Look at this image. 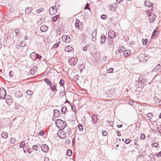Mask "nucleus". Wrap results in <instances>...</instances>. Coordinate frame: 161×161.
Segmentation results:
<instances>
[{
    "label": "nucleus",
    "instance_id": "nucleus-8",
    "mask_svg": "<svg viewBox=\"0 0 161 161\" xmlns=\"http://www.w3.org/2000/svg\"><path fill=\"white\" fill-rule=\"evenodd\" d=\"M150 56H145L144 55H142V56L140 58V61L143 62H146L150 58Z\"/></svg>",
    "mask_w": 161,
    "mask_h": 161
},
{
    "label": "nucleus",
    "instance_id": "nucleus-15",
    "mask_svg": "<svg viewBox=\"0 0 161 161\" xmlns=\"http://www.w3.org/2000/svg\"><path fill=\"white\" fill-rule=\"evenodd\" d=\"M131 53V52L129 50H126L125 51H123V55L125 57H127L129 56Z\"/></svg>",
    "mask_w": 161,
    "mask_h": 161
},
{
    "label": "nucleus",
    "instance_id": "nucleus-48",
    "mask_svg": "<svg viewBox=\"0 0 161 161\" xmlns=\"http://www.w3.org/2000/svg\"><path fill=\"white\" fill-rule=\"evenodd\" d=\"M113 71H114V69L112 68H109V69H108L107 70V72L109 73H113Z\"/></svg>",
    "mask_w": 161,
    "mask_h": 161
},
{
    "label": "nucleus",
    "instance_id": "nucleus-37",
    "mask_svg": "<svg viewBox=\"0 0 161 161\" xmlns=\"http://www.w3.org/2000/svg\"><path fill=\"white\" fill-rule=\"evenodd\" d=\"M142 44L143 45H146L148 42V39H142Z\"/></svg>",
    "mask_w": 161,
    "mask_h": 161
},
{
    "label": "nucleus",
    "instance_id": "nucleus-61",
    "mask_svg": "<svg viewBox=\"0 0 161 161\" xmlns=\"http://www.w3.org/2000/svg\"><path fill=\"white\" fill-rule=\"evenodd\" d=\"M146 14L148 15V16H149L151 14H152V13H151V12H150L149 11V10H148V11H146Z\"/></svg>",
    "mask_w": 161,
    "mask_h": 161
},
{
    "label": "nucleus",
    "instance_id": "nucleus-55",
    "mask_svg": "<svg viewBox=\"0 0 161 161\" xmlns=\"http://www.w3.org/2000/svg\"><path fill=\"white\" fill-rule=\"evenodd\" d=\"M154 155H156L158 157H161V151L159 152L158 153H156Z\"/></svg>",
    "mask_w": 161,
    "mask_h": 161
},
{
    "label": "nucleus",
    "instance_id": "nucleus-62",
    "mask_svg": "<svg viewBox=\"0 0 161 161\" xmlns=\"http://www.w3.org/2000/svg\"><path fill=\"white\" fill-rule=\"evenodd\" d=\"M12 71H10L9 72V75L10 77H11L13 76V74H12Z\"/></svg>",
    "mask_w": 161,
    "mask_h": 161
},
{
    "label": "nucleus",
    "instance_id": "nucleus-32",
    "mask_svg": "<svg viewBox=\"0 0 161 161\" xmlns=\"http://www.w3.org/2000/svg\"><path fill=\"white\" fill-rule=\"evenodd\" d=\"M67 155L68 156H71L72 154V151L70 149L67 150L66 152Z\"/></svg>",
    "mask_w": 161,
    "mask_h": 161
},
{
    "label": "nucleus",
    "instance_id": "nucleus-42",
    "mask_svg": "<svg viewBox=\"0 0 161 161\" xmlns=\"http://www.w3.org/2000/svg\"><path fill=\"white\" fill-rule=\"evenodd\" d=\"M117 52H118V54H120L122 52V50L121 49L120 47H119V48L115 51V53H117Z\"/></svg>",
    "mask_w": 161,
    "mask_h": 161
},
{
    "label": "nucleus",
    "instance_id": "nucleus-11",
    "mask_svg": "<svg viewBox=\"0 0 161 161\" xmlns=\"http://www.w3.org/2000/svg\"><path fill=\"white\" fill-rule=\"evenodd\" d=\"M100 41V44H103V43H105L106 41V37L104 34H103L101 35Z\"/></svg>",
    "mask_w": 161,
    "mask_h": 161
},
{
    "label": "nucleus",
    "instance_id": "nucleus-1",
    "mask_svg": "<svg viewBox=\"0 0 161 161\" xmlns=\"http://www.w3.org/2000/svg\"><path fill=\"white\" fill-rule=\"evenodd\" d=\"M56 126L60 130H63L66 127V122L60 119H57L55 122Z\"/></svg>",
    "mask_w": 161,
    "mask_h": 161
},
{
    "label": "nucleus",
    "instance_id": "nucleus-27",
    "mask_svg": "<svg viewBox=\"0 0 161 161\" xmlns=\"http://www.w3.org/2000/svg\"><path fill=\"white\" fill-rule=\"evenodd\" d=\"M2 137L4 138H7L8 137V133L5 132H3L1 134Z\"/></svg>",
    "mask_w": 161,
    "mask_h": 161
},
{
    "label": "nucleus",
    "instance_id": "nucleus-30",
    "mask_svg": "<svg viewBox=\"0 0 161 161\" xmlns=\"http://www.w3.org/2000/svg\"><path fill=\"white\" fill-rule=\"evenodd\" d=\"M93 33L94 34V36H93L92 37V40L93 42H95L96 41V37H95V36H96V30L94 31L93 32Z\"/></svg>",
    "mask_w": 161,
    "mask_h": 161
},
{
    "label": "nucleus",
    "instance_id": "nucleus-49",
    "mask_svg": "<svg viewBox=\"0 0 161 161\" xmlns=\"http://www.w3.org/2000/svg\"><path fill=\"white\" fill-rule=\"evenodd\" d=\"M102 134L103 136H106L108 135V132L105 130H103L102 132Z\"/></svg>",
    "mask_w": 161,
    "mask_h": 161
},
{
    "label": "nucleus",
    "instance_id": "nucleus-31",
    "mask_svg": "<svg viewBox=\"0 0 161 161\" xmlns=\"http://www.w3.org/2000/svg\"><path fill=\"white\" fill-rule=\"evenodd\" d=\"M151 146L153 147L156 148H158L159 147V144L158 143H153L152 144Z\"/></svg>",
    "mask_w": 161,
    "mask_h": 161
},
{
    "label": "nucleus",
    "instance_id": "nucleus-54",
    "mask_svg": "<svg viewBox=\"0 0 161 161\" xmlns=\"http://www.w3.org/2000/svg\"><path fill=\"white\" fill-rule=\"evenodd\" d=\"M36 58L37 59H41L42 57V56L41 55H39L38 54L36 53Z\"/></svg>",
    "mask_w": 161,
    "mask_h": 161
},
{
    "label": "nucleus",
    "instance_id": "nucleus-39",
    "mask_svg": "<svg viewBox=\"0 0 161 161\" xmlns=\"http://www.w3.org/2000/svg\"><path fill=\"white\" fill-rule=\"evenodd\" d=\"M16 141V140L14 138H11L10 139V142L12 144H14L15 142Z\"/></svg>",
    "mask_w": 161,
    "mask_h": 161
},
{
    "label": "nucleus",
    "instance_id": "nucleus-18",
    "mask_svg": "<svg viewBox=\"0 0 161 161\" xmlns=\"http://www.w3.org/2000/svg\"><path fill=\"white\" fill-rule=\"evenodd\" d=\"M144 4L146 6L148 7H150L153 6V4L149 1H145L144 3Z\"/></svg>",
    "mask_w": 161,
    "mask_h": 161
},
{
    "label": "nucleus",
    "instance_id": "nucleus-10",
    "mask_svg": "<svg viewBox=\"0 0 161 161\" xmlns=\"http://www.w3.org/2000/svg\"><path fill=\"white\" fill-rule=\"evenodd\" d=\"M140 79L141 78L140 77L138 80H136V87H137L138 88L143 87V85H142V83H141L140 82Z\"/></svg>",
    "mask_w": 161,
    "mask_h": 161
},
{
    "label": "nucleus",
    "instance_id": "nucleus-41",
    "mask_svg": "<svg viewBox=\"0 0 161 161\" xmlns=\"http://www.w3.org/2000/svg\"><path fill=\"white\" fill-rule=\"evenodd\" d=\"M78 128L79 129V130L82 131L83 130V127L81 124H80L78 125Z\"/></svg>",
    "mask_w": 161,
    "mask_h": 161
},
{
    "label": "nucleus",
    "instance_id": "nucleus-35",
    "mask_svg": "<svg viewBox=\"0 0 161 161\" xmlns=\"http://www.w3.org/2000/svg\"><path fill=\"white\" fill-rule=\"evenodd\" d=\"M80 23V21L79 20H76V22L75 24V26L76 28H78L79 27V23Z\"/></svg>",
    "mask_w": 161,
    "mask_h": 161
},
{
    "label": "nucleus",
    "instance_id": "nucleus-9",
    "mask_svg": "<svg viewBox=\"0 0 161 161\" xmlns=\"http://www.w3.org/2000/svg\"><path fill=\"white\" fill-rule=\"evenodd\" d=\"M156 17V16L153 13L151 14L148 17L149 21L151 22H152L154 21V19H155Z\"/></svg>",
    "mask_w": 161,
    "mask_h": 161
},
{
    "label": "nucleus",
    "instance_id": "nucleus-51",
    "mask_svg": "<svg viewBox=\"0 0 161 161\" xmlns=\"http://www.w3.org/2000/svg\"><path fill=\"white\" fill-rule=\"evenodd\" d=\"M30 72L31 74L32 75H34L35 74V72L34 69H31L30 71Z\"/></svg>",
    "mask_w": 161,
    "mask_h": 161
},
{
    "label": "nucleus",
    "instance_id": "nucleus-47",
    "mask_svg": "<svg viewBox=\"0 0 161 161\" xmlns=\"http://www.w3.org/2000/svg\"><path fill=\"white\" fill-rule=\"evenodd\" d=\"M25 145V143L24 141H23L20 143L19 147L20 148H22Z\"/></svg>",
    "mask_w": 161,
    "mask_h": 161
},
{
    "label": "nucleus",
    "instance_id": "nucleus-14",
    "mask_svg": "<svg viewBox=\"0 0 161 161\" xmlns=\"http://www.w3.org/2000/svg\"><path fill=\"white\" fill-rule=\"evenodd\" d=\"M48 27L45 25H42L40 28V30L42 32H45L48 29Z\"/></svg>",
    "mask_w": 161,
    "mask_h": 161
},
{
    "label": "nucleus",
    "instance_id": "nucleus-63",
    "mask_svg": "<svg viewBox=\"0 0 161 161\" xmlns=\"http://www.w3.org/2000/svg\"><path fill=\"white\" fill-rule=\"evenodd\" d=\"M117 36V33L116 32L114 33V35H113V38L114 37H116Z\"/></svg>",
    "mask_w": 161,
    "mask_h": 161
},
{
    "label": "nucleus",
    "instance_id": "nucleus-50",
    "mask_svg": "<svg viewBox=\"0 0 161 161\" xmlns=\"http://www.w3.org/2000/svg\"><path fill=\"white\" fill-rule=\"evenodd\" d=\"M140 137L142 139H144L145 138V135L144 134L142 133L140 134Z\"/></svg>",
    "mask_w": 161,
    "mask_h": 161
},
{
    "label": "nucleus",
    "instance_id": "nucleus-44",
    "mask_svg": "<svg viewBox=\"0 0 161 161\" xmlns=\"http://www.w3.org/2000/svg\"><path fill=\"white\" fill-rule=\"evenodd\" d=\"M59 84L61 85V86H63L64 85V80L63 79H61L59 82ZM61 86V85H60Z\"/></svg>",
    "mask_w": 161,
    "mask_h": 161
},
{
    "label": "nucleus",
    "instance_id": "nucleus-59",
    "mask_svg": "<svg viewBox=\"0 0 161 161\" xmlns=\"http://www.w3.org/2000/svg\"><path fill=\"white\" fill-rule=\"evenodd\" d=\"M67 133L69 135H70L72 133V130L70 129L68 130Z\"/></svg>",
    "mask_w": 161,
    "mask_h": 161
},
{
    "label": "nucleus",
    "instance_id": "nucleus-57",
    "mask_svg": "<svg viewBox=\"0 0 161 161\" xmlns=\"http://www.w3.org/2000/svg\"><path fill=\"white\" fill-rule=\"evenodd\" d=\"M44 134V131L43 130L40 131L39 133V135L41 136H42Z\"/></svg>",
    "mask_w": 161,
    "mask_h": 161
},
{
    "label": "nucleus",
    "instance_id": "nucleus-33",
    "mask_svg": "<svg viewBox=\"0 0 161 161\" xmlns=\"http://www.w3.org/2000/svg\"><path fill=\"white\" fill-rule=\"evenodd\" d=\"M39 149V146L38 145H35L32 147V149L36 150L37 151Z\"/></svg>",
    "mask_w": 161,
    "mask_h": 161
},
{
    "label": "nucleus",
    "instance_id": "nucleus-40",
    "mask_svg": "<svg viewBox=\"0 0 161 161\" xmlns=\"http://www.w3.org/2000/svg\"><path fill=\"white\" fill-rule=\"evenodd\" d=\"M59 44L60 42H58L55 43V44L53 45V47L54 48H56L58 47Z\"/></svg>",
    "mask_w": 161,
    "mask_h": 161
},
{
    "label": "nucleus",
    "instance_id": "nucleus-56",
    "mask_svg": "<svg viewBox=\"0 0 161 161\" xmlns=\"http://www.w3.org/2000/svg\"><path fill=\"white\" fill-rule=\"evenodd\" d=\"M131 140H130L129 139H126L125 140V143L126 144H128L130 142Z\"/></svg>",
    "mask_w": 161,
    "mask_h": 161
},
{
    "label": "nucleus",
    "instance_id": "nucleus-21",
    "mask_svg": "<svg viewBox=\"0 0 161 161\" xmlns=\"http://www.w3.org/2000/svg\"><path fill=\"white\" fill-rule=\"evenodd\" d=\"M154 100L156 103H158V104L160 105H161V100H160L155 97Z\"/></svg>",
    "mask_w": 161,
    "mask_h": 161
},
{
    "label": "nucleus",
    "instance_id": "nucleus-19",
    "mask_svg": "<svg viewBox=\"0 0 161 161\" xmlns=\"http://www.w3.org/2000/svg\"><path fill=\"white\" fill-rule=\"evenodd\" d=\"M117 6V5L116 3H114L111 5L110 6V8L111 10L115 9Z\"/></svg>",
    "mask_w": 161,
    "mask_h": 161
},
{
    "label": "nucleus",
    "instance_id": "nucleus-53",
    "mask_svg": "<svg viewBox=\"0 0 161 161\" xmlns=\"http://www.w3.org/2000/svg\"><path fill=\"white\" fill-rule=\"evenodd\" d=\"M20 31V30L19 29H16L14 30V33L16 34V36L18 35V33Z\"/></svg>",
    "mask_w": 161,
    "mask_h": 161
},
{
    "label": "nucleus",
    "instance_id": "nucleus-38",
    "mask_svg": "<svg viewBox=\"0 0 161 161\" xmlns=\"http://www.w3.org/2000/svg\"><path fill=\"white\" fill-rule=\"evenodd\" d=\"M158 27H157L154 30V31H153V33H152V37H153L154 36H155V35H156V32H157V30L158 29Z\"/></svg>",
    "mask_w": 161,
    "mask_h": 161
},
{
    "label": "nucleus",
    "instance_id": "nucleus-64",
    "mask_svg": "<svg viewBox=\"0 0 161 161\" xmlns=\"http://www.w3.org/2000/svg\"><path fill=\"white\" fill-rule=\"evenodd\" d=\"M20 44H16V47L17 48V49H19L20 47Z\"/></svg>",
    "mask_w": 161,
    "mask_h": 161
},
{
    "label": "nucleus",
    "instance_id": "nucleus-4",
    "mask_svg": "<svg viewBox=\"0 0 161 161\" xmlns=\"http://www.w3.org/2000/svg\"><path fill=\"white\" fill-rule=\"evenodd\" d=\"M57 135L59 138L61 139H64L66 138V133L60 130L58 132Z\"/></svg>",
    "mask_w": 161,
    "mask_h": 161
},
{
    "label": "nucleus",
    "instance_id": "nucleus-17",
    "mask_svg": "<svg viewBox=\"0 0 161 161\" xmlns=\"http://www.w3.org/2000/svg\"><path fill=\"white\" fill-rule=\"evenodd\" d=\"M36 53L35 52H32L30 55V57L33 60H35L36 58Z\"/></svg>",
    "mask_w": 161,
    "mask_h": 161
},
{
    "label": "nucleus",
    "instance_id": "nucleus-45",
    "mask_svg": "<svg viewBox=\"0 0 161 161\" xmlns=\"http://www.w3.org/2000/svg\"><path fill=\"white\" fill-rule=\"evenodd\" d=\"M140 82L141 83H142V85H143V87L145 85V83L146 82V80L144 79H142V80L140 79Z\"/></svg>",
    "mask_w": 161,
    "mask_h": 161
},
{
    "label": "nucleus",
    "instance_id": "nucleus-25",
    "mask_svg": "<svg viewBox=\"0 0 161 161\" xmlns=\"http://www.w3.org/2000/svg\"><path fill=\"white\" fill-rule=\"evenodd\" d=\"M59 16L58 15H57L53 17L52 18V21L53 22H55L57 21V20L59 19Z\"/></svg>",
    "mask_w": 161,
    "mask_h": 161
},
{
    "label": "nucleus",
    "instance_id": "nucleus-13",
    "mask_svg": "<svg viewBox=\"0 0 161 161\" xmlns=\"http://www.w3.org/2000/svg\"><path fill=\"white\" fill-rule=\"evenodd\" d=\"M53 112L54 114L53 115V117H54L55 118L58 117L60 114L59 110L55 109L53 110Z\"/></svg>",
    "mask_w": 161,
    "mask_h": 161
},
{
    "label": "nucleus",
    "instance_id": "nucleus-29",
    "mask_svg": "<svg viewBox=\"0 0 161 161\" xmlns=\"http://www.w3.org/2000/svg\"><path fill=\"white\" fill-rule=\"evenodd\" d=\"M161 66L159 64L157 65L156 67H155L153 69V70L154 71H157L158 70L160 69L161 68Z\"/></svg>",
    "mask_w": 161,
    "mask_h": 161
},
{
    "label": "nucleus",
    "instance_id": "nucleus-6",
    "mask_svg": "<svg viewBox=\"0 0 161 161\" xmlns=\"http://www.w3.org/2000/svg\"><path fill=\"white\" fill-rule=\"evenodd\" d=\"M77 61V59L75 58H72L69 59V62L70 65H74L76 64Z\"/></svg>",
    "mask_w": 161,
    "mask_h": 161
},
{
    "label": "nucleus",
    "instance_id": "nucleus-16",
    "mask_svg": "<svg viewBox=\"0 0 161 161\" xmlns=\"http://www.w3.org/2000/svg\"><path fill=\"white\" fill-rule=\"evenodd\" d=\"M92 121L95 124H97V118L96 115L93 114L92 115Z\"/></svg>",
    "mask_w": 161,
    "mask_h": 161
},
{
    "label": "nucleus",
    "instance_id": "nucleus-46",
    "mask_svg": "<svg viewBox=\"0 0 161 161\" xmlns=\"http://www.w3.org/2000/svg\"><path fill=\"white\" fill-rule=\"evenodd\" d=\"M20 47H24L26 45V44L24 41H22L20 44Z\"/></svg>",
    "mask_w": 161,
    "mask_h": 161
},
{
    "label": "nucleus",
    "instance_id": "nucleus-36",
    "mask_svg": "<svg viewBox=\"0 0 161 161\" xmlns=\"http://www.w3.org/2000/svg\"><path fill=\"white\" fill-rule=\"evenodd\" d=\"M67 110V108L66 107L63 106L61 108V112H63V114Z\"/></svg>",
    "mask_w": 161,
    "mask_h": 161
},
{
    "label": "nucleus",
    "instance_id": "nucleus-20",
    "mask_svg": "<svg viewBox=\"0 0 161 161\" xmlns=\"http://www.w3.org/2000/svg\"><path fill=\"white\" fill-rule=\"evenodd\" d=\"M32 10V8L31 7L27 8L25 10V12L26 14H29L31 13Z\"/></svg>",
    "mask_w": 161,
    "mask_h": 161
},
{
    "label": "nucleus",
    "instance_id": "nucleus-5",
    "mask_svg": "<svg viewBox=\"0 0 161 161\" xmlns=\"http://www.w3.org/2000/svg\"><path fill=\"white\" fill-rule=\"evenodd\" d=\"M62 41L66 43H69L71 41V39L69 35H64L62 37Z\"/></svg>",
    "mask_w": 161,
    "mask_h": 161
},
{
    "label": "nucleus",
    "instance_id": "nucleus-22",
    "mask_svg": "<svg viewBox=\"0 0 161 161\" xmlns=\"http://www.w3.org/2000/svg\"><path fill=\"white\" fill-rule=\"evenodd\" d=\"M152 114L151 113L147 114L146 115V118L148 120H151L152 119Z\"/></svg>",
    "mask_w": 161,
    "mask_h": 161
},
{
    "label": "nucleus",
    "instance_id": "nucleus-28",
    "mask_svg": "<svg viewBox=\"0 0 161 161\" xmlns=\"http://www.w3.org/2000/svg\"><path fill=\"white\" fill-rule=\"evenodd\" d=\"M44 81L47 85L50 86L52 84L51 81L48 78H45L44 79Z\"/></svg>",
    "mask_w": 161,
    "mask_h": 161
},
{
    "label": "nucleus",
    "instance_id": "nucleus-7",
    "mask_svg": "<svg viewBox=\"0 0 161 161\" xmlns=\"http://www.w3.org/2000/svg\"><path fill=\"white\" fill-rule=\"evenodd\" d=\"M41 150L44 153L47 152L49 150L48 146L46 144H42L41 147Z\"/></svg>",
    "mask_w": 161,
    "mask_h": 161
},
{
    "label": "nucleus",
    "instance_id": "nucleus-3",
    "mask_svg": "<svg viewBox=\"0 0 161 161\" xmlns=\"http://www.w3.org/2000/svg\"><path fill=\"white\" fill-rule=\"evenodd\" d=\"M6 95V90L3 88L0 89V98L4 99Z\"/></svg>",
    "mask_w": 161,
    "mask_h": 161
},
{
    "label": "nucleus",
    "instance_id": "nucleus-58",
    "mask_svg": "<svg viewBox=\"0 0 161 161\" xmlns=\"http://www.w3.org/2000/svg\"><path fill=\"white\" fill-rule=\"evenodd\" d=\"M116 133L117 134V135L118 136H120L121 135V133H120L119 131L118 130H116L115 131Z\"/></svg>",
    "mask_w": 161,
    "mask_h": 161
},
{
    "label": "nucleus",
    "instance_id": "nucleus-60",
    "mask_svg": "<svg viewBox=\"0 0 161 161\" xmlns=\"http://www.w3.org/2000/svg\"><path fill=\"white\" fill-rule=\"evenodd\" d=\"M87 46H86L84 47H83V51H86L87 50Z\"/></svg>",
    "mask_w": 161,
    "mask_h": 161
},
{
    "label": "nucleus",
    "instance_id": "nucleus-12",
    "mask_svg": "<svg viewBox=\"0 0 161 161\" xmlns=\"http://www.w3.org/2000/svg\"><path fill=\"white\" fill-rule=\"evenodd\" d=\"M51 90L53 92H56L57 91V86L55 84H53L50 86Z\"/></svg>",
    "mask_w": 161,
    "mask_h": 161
},
{
    "label": "nucleus",
    "instance_id": "nucleus-26",
    "mask_svg": "<svg viewBox=\"0 0 161 161\" xmlns=\"http://www.w3.org/2000/svg\"><path fill=\"white\" fill-rule=\"evenodd\" d=\"M114 31L111 30L108 32V35L109 37L111 38H113V35H114Z\"/></svg>",
    "mask_w": 161,
    "mask_h": 161
},
{
    "label": "nucleus",
    "instance_id": "nucleus-24",
    "mask_svg": "<svg viewBox=\"0 0 161 161\" xmlns=\"http://www.w3.org/2000/svg\"><path fill=\"white\" fill-rule=\"evenodd\" d=\"M73 50V48L70 46H68L65 48V50L68 52H71Z\"/></svg>",
    "mask_w": 161,
    "mask_h": 161
},
{
    "label": "nucleus",
    "instance_id": "nucleus-34",
    "mask_svg": "<svg viewBox=\"0 0 161 161\" xmlns=\"http://www.w3.org/2000/svg\"><path fill=\"white\" fill-rule=\"evenodd\" d=\"M26 93L28 95L31 96L33 94V91L29 90H27L26 92Z\"/></svg>",
    "mask_w": 161,
    "mask_h": 161
},
{
    "label": "nucleus",
    "instance_id": "nucleus-52",
    "mask_svg": "<svg viewBox=\"0 0 161 161\" xmlns=\"http://www.w3.org/2000/svg\"><path fill=\"white\" fill-rule=\"evenodd\" d=\"M101 18L102 19H106L107 16L105 14H103L101 15Z\"/></svg>",
    "mask_w": 161,
    "mask_h": 161
},
{
    "label": "nucleus",
    "instance_id": "nucleus-23",
    "mask_svg": "<svg viewBox=\"0 0 161 161\" xmlns=\"http://www.w3.org/2000/svg\"><path fill=\"white\" fill-rule=\"evenodd\" d=\"M113 38H110V39H109L108 41V46H110V47L113 45V41L112 40Z\"/></svg>",
    "mask_w": 161,
    "mask_h": 161
},
{
    "label": "nucleus",
    "instance_id": "nucleus-2",
    "mask_svg": "<svg viewBox=\"0 0 161 161\" xmlns=\"http://www.w3.org/2000/svg\"><path fill=\"white\" fill-rule=\"evenodd\" d=\"M58 9L56 6H52L49 9V14L51 15L56 14L57 12Z\"/></svg>",
    "mask_w": 161,
    "mask_h": 161
},
{
    "label": "nucleus",
    "instance_id": "nucleus-43",
    "mask_svg": "<svg viewBox=\"0 0 161 161\" xmlns=\"http://www.w3.org/2000/svg\"><path fill=\"white\" fill-rule=\"evenodd\" d=\"M157 130L160 134H161V125H159L157 127Z\"/></svg>",
    "mask_w": 161,
    "mask_h": 161
}]
</instances>
